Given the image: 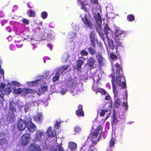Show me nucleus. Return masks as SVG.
<instances>
[{"mask_svg": "<svg viewBox=\"0 0 151 151\" xmlns=\"http://www.w3.org/2000/svg\"><path fill=\"white\" fill-rule=\"evenodd\" d=\"M124 81L125 79L124 80L121 77H116L113 81H112V83L113 82L114 83H115L118 86H121L122 88H124L126 86Z\"/></svg>", "mask_w": 151, "mask_h": 151, "instance_id": "nucleus-1", "label": "nucleus"}, {"mask_svg": "<svg viewBox=\"0 0 151 151\" xmlns=\"http://www.w3.org/2000/svg\"><path fill=\"white\" fill-rule=\"evenodd\" d=\"M14 92L16 94L23 93V94L31 93L33 92V91L31 89L28 88L22 89L21 88H18L14 91Z\"/></svg>", "mask_w": 151, "mask_h": 151, "instance_id": "nucleus-2", "label": "nucleus"}, {"mask_svg": "<svg viewBox=\"0 0 151 151\" xmlns=\"http://www.w3.org/2000/svg\"><path fill=\"white\" fill-rule=\"evenodd\" d=\"M31 137L29 134H26L23 135L21 137V142L23 145H27L29 142Z\"/></svg>", "mask_w": 151, "mask_h": 151, "instance_id": "nucleus-3", "label": "nucleus"}, {"mask_svg": "<svg viewBox=\"0 0 151 151\" xmlns=\"http://www.w3.org/2000/svg\"><path fill=\"white\" fill-rule=\"evenodd\" d=\"M94 17L96 19V26L97 27L101 28L102 24V20L100 14L98 13L94 14Z\"/></svg>", "mask_w": 151, "mask_h": 151, "instance_id": "nucleus-4", "label": "nucleus"}, {"mask_svg": "<svg viewBox=\"0 0 151 151\" xmlns=\"http://www.w3.org/2000/svg\"><path fill=\"white\" fill-rule=\"evenodd\" d=\"M94 17L96 19V26L97 27L101 28L102 24V20L100 14L98 13L94 14Z\"/></svg>", "mask_w": 151, "mask_h": 151, "instance_id": "nucleus-5", "label": "nucleus"}, {"mask_svg": "<svg viewBox=\"0 0 151 151\" xmlns=\"http://www.w3.org/2000/svg\"><path fill=\"white\" fill-rule=\"evenodd\" d=\"M125 32L123 31H122L120 30H117L115 32L116 36L114 37L115 43L118 46H120L121 45L122 43L119 41L118 37L121 36L122 34H124Z\"/></svg>", "mask_w": 151, "mask_h": 151, "instance_id": "nucleus-6", "label": "nucleus"}, {"mask_svg": "<svg viewBox=\"0 0 151 151\" xmlns=\"http://www.w3.org/2000/svg\"><path fill=\"white\" fill-rule=\"evenodd\" d=\"M26 122L22 119H20L17 124V127L19 130H24L26 127Z\"/></svg>", "mask_w": 151, "mask_h": 151, "instance_id": "nucleus-7", "label": "nucleus"}, {"mask_svg": "<svg viewBox=\"0 0 151 151\" xmlns=\"http://www.w3.org/2000/svg\"><path fill=\"white\" fill-rule=\"evenodd\" d=\"M44 137L43 134L40 131H37L35 135V139L36 141H40Z\"/></svg>", "mask_w": 151, "mask_h": 151, "instance_id": "nucleus-8", "label": "nucleus"}, {"mask_svg": "<svg viewBox=\"0 0 151 151\" xmlns=\"http://www.w3.org/2000/svg\"><path fill=\"white\" fill-rule=\"evenodd\" d=\"M27 127L29 131L30 132H33L36 128L35 125L31 122L27 123Z\"/></svg>", "mask_w": 151, "mask_h": 151, "instance_id": "nucleus-9", "label": "nucleus"}, {"mask_svg": "<svg viewBox=\"0 0 151 151\" xmlns=\"http://www.w3.org/2000/svg\"><path fill=\"white\" fill-rule=\"evenodd\" d=\"M96 58L100 65H103L105 64V60L101 54H97Z\"/></svg>", "mask_w": 151, "mask_h": 151, "instance_id": "nucleus-10", "label": "nucleus"}, {"mask_svg": "<svg viewBox=\"0 0 151 151\" xmlns=\"http://www.w3.org/2000/svg\"><path fill=\"white\" fill-rule=\"evenodd\" d=\"M82 20L86 26H88L91 29L93 27V24L90 20L87 19L86 17L82 19Z\"/></svg>", "mask_w": 151, "mask_h": 151, "instance_id": "nucleus-11", "label": "nucleus"}, {"mask_svg": "<svg viewBox=\"0 0 151 151\" xmlns=\"http://www.w3.org/2000/svg\"><path fill=\"white\" fill-rule=\"evenodd\" d=\"M115 66L117 69L116 72V77H121L122 78H123L124 80V77L123 76V75L120 73V71L121 70V68L119 64L117 63L116 64Z\"/></svg>", "mask_w": 151, "mask_h": 151, "instance_id": "nucleus-12", "label": "nucleus"}, {"mask_svg": "<svg viewBox=\"0 0 151 151\" xmlns=\"http://www.w3.org/2000/svg\"><path fill=\"white\" fill-rule=\"evenodd\" d=\"M34 119L35 121L38 123L42 122L43 120V117L42 114L41 113H38L34 116Z\"/></svg>", "mask_w": 151, "mask_h": 151, "instance_id": "nucleus-13", "label": "nucleus"}, {"mask_svg": "<svg viewBox=\"0 0 151 151\" xmlns=\"http://www.w3.org/2000/svg\"><path fill=\"white\" fill-rule=\"evenodd\" d=\"M105 114H106V118H108L110 114V109L108 108V109H106L101 110L100 113V116H103L105 115Z\"/></svg>", "mask_w": 151, "mask_h": 151, "instance_id": "nucleus-14", "label": "nucleus"}, {"mask_svg": "<svg viewBox=\"0 0 151 151\" xmlns=\"http://www.w3.org/2000/svg\"><path fill=\"white\" fill-rule=\"evenodd\" d=\"M68 65H65L59 68L57 71L56 73L60 75V74H62L64 71L68 69Z\"/></svg>", "mask_w": 151, "mask_h": 151, "instance_id": "nucleus-15", "label": "nucleus"}, {"mask_svg": "<svg viewBox=\"0 0 151 151\" xmlns=\"http://www.w3.org/2000/svg\"><path fill=\"white\" fill-rule=\"evenodd\" d=\"M29 149L31 151H40V146L35 144L31 145L29 146Z\"/></svg>", "mask_w": 151, "mask_h": 151, "instance_id": "nucleus-16", "label": "nucleus"}, {"mask_svg": "<svg viewBox=\"0 0 151 151\" xmlns=\"http://www.w3.org/2000/svg\"><path fill=\"white\" fill-rule=\"evenodd\" d=\"M96 33L92 31L90 35V38L92 45L93 47H94L95 45V36Z\"/></svg>", "mask_w": 151, "mask_h": 151, "instance_id": "nucleus-17", "label": "nucleus"}, {"mask_svg": "<svg viewBox=\"0 0 151 151\" xmlns=\"http://www.w3.org/2000/svg\"><path fill=\"white\" fill-rule=\"evenodd\" d=\"M78 109L76 111V114L78 116H84V112L82 111V106L81 105H79L78 106Z\"/></svg>", "mask_w": 151, "mask_h": 151, "instance_id": "nucleus-18", "label": "nucleus"}, {"mask_svg": "<svg viewBox=\"0 0 151 151\" xmlns=\"http://www.w3.org/2000/svg\"><path fill=\"white\" fill-rule=\"evenodd\" d=\"M47 133L48 135L50 137H53L55 135V130H52L51 127H49L47 131Z\"/></svg>", "mask_w": 151, "mask_h": 151, "instance_id": "nucleus-19", "label": "nucleus"}, {"mask_svg": "<svg viewBox=\"0 0 151 151\" xmlns=\"http://www.w3.org/2000/svg\"><path fill=\"white\" fill-rule=\"evenodd\" d=\"M10 109L13 112L16 111V109L15 107L16 106L15 103L14 101H12L10 102Z\"/></svg>", "mask_w": 151, "mask_h": 151, "instance_id": "nucleus-20", "label": "nucleus"}, {"mask_svg": "<svg viewBox=\"0 0 151 151\" xmlns=\"http://www.w3.org/2000/svg\"><path fill=\"white\" fill-rule=\"evenodd\" d=\"M68 147L71 150H75L77 148L76 144L73 142H70Z\"/></svg>", "mask_w": 151, "mask_h": 151, "instance_id": "nucleus-21", "label": "nucleus"}, {"mask_svg": "<svg viewBox=\"0 0 151 151\" xmlns=\"http://www.w3.org/2000/svg\"><path fill=\"white\" fill-rule=\"evenodd\" d=\"M112 87L114 96L116 97L118 95V91L117 89V86L113 82L112 83Z\"/></svg>", "mask_w": 151, "mask_h": 151, "instance_id": "nucleus-22", "label": "nucleus"}, {"mask_svg": "<svg viewBox=\"0 0 151 151\" xmlns=\"http://www.w3.org/2000/svg\"><path fill=\"white\" fill-rule=\"evenodd\" d=\"M95 63V60L94 58L91 57L89 58L88 61V65L90 66H92Z\"/></svg>", "mask_w": 151, "mask_h": 151, "instance_id": "nucleus-23", "label": "nucleus"}, {"mask_svg": "<svg viewBox=\"0 0 151 151\" xmlns=\"http://www.w3.org/2000/svg\"><path fill=\"white\" fill-rule=\"evenodd\" d=\"M94 47H90L88 48V50L89 54L93 55H94L95 53V49Z\"/></svg>", "mask_w": 151, "mask_h": 151, "instance_id": "nucleus-24", "label": "nucleus"}, {"mask_svg": "<svg viewBox=\"0 0 151 151\" xmlns=\"http://www.w3.org/2000/svg\"><path fill=\"white\" fill-rule=\"evenodd\" d=\"M52 151H64L62 147L60 145H57V147H53Z\"/></svg>", "mask_w": 151, "mask_h": 151, "instance_id": "nucleus-25", "label": "nucleus"}, {"mask_svg": "<svg viewBox=\"0 0 151 151\" xmlns=\"http://www.w3.org/2000/svg\"><path fill=\"white\" fill-rule=\"evenodd\" d=\"M107 39L108 40V44L110 48L112 49H113L114 48V46L112 41L111 40L109 39L108 37H107Z\"/></svg>", "mask_w": 151, "mask_h": 151, "instance_id": "nucleus-26", "label": "nucleus"}, {"mask_svg": "<svg viewBox=\"0 0 151 151\" xmlns=\"http://www.w3.org/2000/svg\"><path fill=\"white\" fill-rule=\"evenodd\" d=\"M7 142L5 138H3L0 141V145H2L6 146L7 145Z\"/></svg>", "mask_w": 151, "mask_h": 151, "instance_id": "nucleus-27", "label": "nucleus"}, {"mask_svg": "<svg viewBox=\"0 0 151 151\" xmlns=\"http://www.w3.org/2000/svg\"><path fill=\"white\" fill-rule=\"evenodd\" d=\"M121 103V101L120 99H116L115 106L116 107H118L120 105Z\"/></svg>", "mask_w": 151, "mask_h": 151, "instance_id": "nucleus-28", "label": "nucleus"}, {"mask_svg": "<svg viewBox=\"0 0 151 151\" xmlns=\"http://www.w3.org/2000/svg\"><path fill=\"white\" fill-rule=\"evenodd\" d=\"M29 13V15L32 17H34L35 16V12L31 9H29L28 11Z\"/></svg>", "mask_w": 151, "mask_h": 151, "instance_id": "nucleus-29", "label": "nucleus"}, {"mask_svg": "<svg viewBox=\"0 0 151 151\" xmlns=\"http://www.w3.org/2000/svg\"><path fill=\"white\" fill-rule=\"evenodd\" d=\"M96 92L97 93L98 92H100L102 94H104L106 93V92L102 89L100 88H97L96 89Z\"/></svg>", "mask_w": 151, "mask_h": 151, "instance_id": "nucleus-30", "label": "nucleus"}, {"mask_svg": "<svg viewBox=\"0 0 151 151\" xmlns=\"http://www.w3.org/2000/svg\"><path fill=\"white\" fill-rule=\"evenodd\" d=\"M127 19L129 21H133L134 20V16L132 15H128L127 17Z\"/></svg>", "mask_w": 151, "mask_h": 151, "instance_id": "nucleus-31", "label": "nucleus"}, {"mask_svg": "<svg viewBox=\"0 0 151 151\" xmlns=\"http://www.w3.org/2000/svg\"><path fill=\"white\" fill-rule=\"evenodd\" d=\"M60 75L59 74H58L57 73H56V74L55 76L53 78L52 81L53 82H55L56 81H58L59 79V78Z\"/></svg>", "mask_w": 151, "mask_h": 151, "instance_id": "nucleus-32", "label": "nucleus"}, {"mask_svg": "<svg viewBox=\"0 0 151 151\" xmlns=\"http://www.w3.org/2000/svg\"><path fill=\"white\" fill-rule=\"evenodd\" d=\"M80 54L82 56H85L88 55V53L86 51L83 50L81 52Z\"/></svg>", "mask_w": 151, "mask_h": 151, "instance_id": "nucleus-33", "label": "nucleus"}, {"mask_svg": "<svg viewBox=\"0 0 151 151\" xmlns=\"http://www.w3.org/2000/svg\"><path fill=\"white\" fill-rule=\"evenodd\" d=\"M83 61L81 60H79L78 61L77 64V66L78 69L81 68V65L83 63Z\"/></svg>", "mask_w": 151, "mask_h": 151, "instance_id": "nucleus-34", "label": "nucleus"}, {"mask_svg": "<svg viewBox=\"0 0 151 151\" xmlns=\"http://www.w3.org/2000/svg\"><path fill=\"white\" fill-rule=\"evenodd\" d=\"M30 106V105L29 104H27L25 105L24 109L26 112L28 111Z\"/></svg>", "mask_w": 151, "mask_h": 151, "instance_id": "nucleus-35", "label": "nucleus"}, {"mask_svg": "<svg viewBox=\"0 0 151 151\" xmlns=\"http://www.w3.org/2000/svg\"><path fill=\"white\" fill-rule=\"evenodd\" d=\"M47 14L46 12H43L41 14V17L44 19H45L47 17Z\"/></svg>", "mask_w": 151, "mask_h": 151, "instance_id": "nucleus-36", "label": "nucleus"}, {"mask_svg": "<svg viewBox=\"0 0 151 151\" xmlns=\"http://www.w3.org/2000/svg\"><path fill=\"white\" fill-rule=\"evenodd\" d=\"M60 122L58 121H56L55 124V126L56 128L58 129L59 128Z\"/></svg>", "mask_w": 151, "mask_h": 151, "instance_id": "nucleus-37", "label": "nucleus"}, {"mask_svg": "<svg viewBox=\"0 0 151 151\" xmlns=\"http://www.w3.org/2000/svg\"><path fill=\"white\" fill-rule=\"evenodd\" d=\"M68 53H65L63 55V59H65L64 60L65 61H66L68 60Z\"/></svg>", "mask_w": 151, "mask_h": 151, "instance_id": "nucleus-38", "label": "nucleus"}, {"mask_svg": "<svg viewBox=\"0 0 151 151\" xmlns=\"http://www.w3.org/2000/svg\"><path fill=\"white\" fill-rule=\"evenodd\" d=\"M41 89L44 91H47V86L45 85H43V86H42V87H41Z\"/></svg>", "mask_w": 151, "mask_h": 151, "instance_id": "nucleus-39", "label": "nucleus"}, {"mask_svg": "<svg viewBox=\"0 0 151 151\" xmlns=\"http://www.w3.org/2000/svg\"><path fill=\"white\" fill-rule=\"evenodd\" d=\"M5 87V85L4 84H1L0 85V91H4V89Z\"/></svg>", "mask_w": 151, "mask_h": 151, "instance_id": "nucleus-40", "label": "nucleus"}, {"mask_svg": "<svg viewBox=\"0 0 151 151\" xmlns=\"http://www.w3.org/2000/svg\"><path fill=\"white\" fill-rule=\"evenodd\" d=\"M114 139L113 138H112L110 142V147L114 145Z\"/></svg>", "mask_w": 151, "mask_h": 151, "instance_id": "nucleus-41", "label": "nucleus"}, {"mask_svg": "<svg viewBox=\"0 0 151 151\" xmlns=\"http://www.w3.org/2000/svg\"><path fill=\"white\" fill-rule=\"evenodd\" d=\"M110 56L111 58L113 59H116L117 58L116 56L112 53L111 54Z\"/></svg>", "mask_w": 151, "mask_h": 151, "instance_id": "nucleus-42", "label": "nucleus"}, {"mask_svg": "<svg viewBox=\"0 0 151 151\" xmlns=\"http://www.w3.org/2000/svg\"><path fill=\"white\" fill-rule=\"evenodd\" d=\"M89 151H96V150L95 149L94 147L92 145L90 147Z\"/></svg>", "mask_w": 151, "mask_h": 151, "instance_id": "nucleus-43", "label": "nucleus"}, {"mask_svg": "<svg viewBox=\"0 0 151 151\" xmlns=\"http://www.w3.org/2000/svg\"><path fill=\"white\" fill-rule=\"evenodd\" d=\"M104 95H105V99L106 100H109L110 98V97L109 95H108V93H106H106L104 94Z\"/></svg>", "mask_w": 151, "mask_h": 151, "instance_id": "nucleus-44", "label": "nucleus"}, {"mask_svg": "<svg viewBox=\"0 0 151 151\" xmlns=\"http://www.w3.org/2000/svg\"><path fill=\"white\" fill-rule=\"evenodd\" d=\"M81 130V128L79 127H76L75 128V132H78L80 131Z\"/></svg>", "mask_w": 151, "mask_h": 151, "instance_id": "nucleus-45", "label": "nucleus"}, {"mask_svg": "<svg viewBox=\"0 0 151 151\" xmlns=\"http://www.w3.org/2000/svg\"><path fill=\"white\" fill-rule=\"evenodd\" d=\"M40 80H37L35 81L32 82H31V84H32V85L33 86H35L36 84V83H38V82Z\"/></svg>", "mask_w": 151, "mask_h": 151, "instance_id": "nucleus-46", "label": "nucleus"}, {"mask_svg": "<svg viewBox=\"0 0 151 151\" xmlns=\"http://www.w3.org/2000/svg\"><path fill=\"white\" fill-rule=\"evenodd\" d=\"M98 134V133L97 132H94L92 134V136L95 137V138H96Z\"/></svg>", "mask_w": 151, "mask_h": 151, "instance_id": "nucleus-47", "label": "nucleus"}, {"mask_svg": "<svg viewBox=\"0 0 151 151\" xmlns=\"http://www.w3.org/2000/svg\"><path fill=\"white\" fill-rule=\"evenodd\" d=\"M12 83L15 86H19L20 85L19 83L15 81H13L12 82Z\"/></svg>", "mask_w": 151, "mask_h": 151, "instance_id": "nucleus-48", "label": "nucleus"}, {"mask_svg": "<svg viewBox=\"0 0 151 151\" xmlns=\"http://www.w3.org/2000/svg\"><path fill=\"white\" fill-rule=\"evenodd\" d=\"M99 77L98 76H96L93 79L94 81V82L95 81H96V82H98L99 81Z\"/></svg>", "mask_w": 151, "mask_h": 151, "instance_id": "nucleus-49", "label": "nucleus"}, {"mask_svg": "<svg viewBox=\"0 0 151 151\" xmlns=\"http://www.w3.org/2000/svg\"><path fill=\"white\" fill-rule=\"evenodd\" d=\"M5 91H7V92L6 93V94H9L10 93V92L11 90H10V88H6V89L5 90Z\"/></svg>", "mask_w": 151, "mask_h": 151, "instance_id": "nucleus-50", "label": "nucleus"}, {"mask_svg": "<svg viewBox=\"0 0 151 151\" xmlns=\"http://www.w3.org/2000/svg\"><path fill=\"white\" fill-rule=\"evenodd\" d=\"M1 66L0 65V73L2 75H3L4 73V70L1 68Z\"/></svg>", "mask_w": 151, "mask_h": 151, "instance_id": "nucleus-51", "label": "nucleus"}, {"mask_svg": "<svg viewBox=\"0 0 151 151\" xmlns=\"http://www.w3.org/2000/svg\"><path fill=\"white\" fill-rule=\"evenodd\" d=\"M23 22L26 24H28L29 22L28 20L26 19H24Z\"/></svg>", "mask_w": 151, "mask_h": 151, "instance_id": "nucleus-52", "label": "nucleus"}, {"mask_svg": "<svg viewBox=\"0 0 151 151\" xmlns=\"http://www.w3.org/2000/svg\"><path fill=\"white\" fill-rule=\"evenodd\" d=\"M49 72H50L49 71H46L45 72V77H46L48 75L49 73Z\"/></svg>", "mask_w": 151, "mask_h": 151, "instance_id": "nucleus-53", "label": "nucleus"}, {"mask_svg": "<svg viewBox=\"0 0 151 151\" xmlns=\"http://www.w3.org/2000/svg\"><path fill=\"white\" fill-rule=\"evenodd\" d=\"M92 1L95 4H96L98 2V0H92Z\"/></svg>", "mask_w": 151, "mask_h": 151, "instance_id": "nucleus-54", "label": "nucleus"}, {"mask_svg": "<svg viewBox=\"0 0 151 151\" xmlns=\"http://www.w3.org/2000/svg\"><path fill=\"white\" fill-rule=\"evenodd\" d=\"M109 27L108 26L105 27V28L104 30H109Z\"/></svg>", "mask_w": 151, "mask_h": 151, "instance_id": "nucleus-55", "label": "nucleus"}, {"mask_svg": "<svg viewBox=\"0 0 151 151\" xmlns=\"http://www.w3.org/2000/svg\"><path fill=\"white\" fill-rule=\"evenodd\" d=\"M47 46L49 47L50 48V50H52V45L50 44H48L47 45Z\"/></svg>", "mask_w": 151, "mask_h": 151, "instance_id": "nucleus-56", "label": "nucleus"}, {"mask_svg": "<svg viewBox=\"0 0 151 151\" xmlns=\"http://www.w3.org/2000/svg\"><path fill=\"white\" fill-rule=\"evenodd\" d=\"M108 30H104L105 33L106 35L108 33H109Z\"/></svg>", "mask_w": 151, "mask_h": 151, "instance_id": "nucleus-57", "label": "nucleus"}, {"mask_svg": "<svg viewBox=\"0 0 151 151\" xmlns=\"http://www.w3.org/2000/svg\"><path fill=\"white\" fill-rule=\"evenodd\" d=\"M96 138H95V137H93V136H92V139H91L92 142H93V141H94L93 139H95Z\"/></svg>", "mask_w": 151, "mask_h": 151, "instance_id": "nucleus-58", "label": "nucleus"}, {"mask_svg": "<svg viewBox=\"0 0 151 151\" xmlns=\"http://www.w3.org/2000/svg\"><path fill=\"white\" fill-rule=\"evenodd\" d=\"M3 96H4V95L3 94H1L0 95V97H1L2 98V97H3Z\"/></svg>", "mask_w": 151, "mask_h": 151, "instance_id": "nucleus-59", "label": "nucleus"}, {"mask_svg": "<svg viewBox=\"0 0 151 151\" xmlns=\"http://www.w3.org/2000/svg\"><path fill=\"white\" fill-rule=\"evenodd\" d=\"M79 29V28L78 27L76 29V31H78V30Z\"/></svg>", "mask_w": 151, "mask_h": 151, "instance_id": "nucleus-60", "label": "nucleus"}, {"mask_svg": "<svg viewBox=\"0 0 151 151\" xmlns=\"http://www.w3.org/2000/svg\"><path fill=\"white\" fill-rule=\"evenodd\" d=\"M113 65H114V64L113 63H112V66L113 67Z\"/></svg>", "mask_w": 151, "mask_h": 151, "instance_id": "nucleus-61", "label": "nucleus"}, {"mask_svg": "<svg viewBox=\"0 0 151 151\" xmlns=\"http://www.w3.org/2000/svg\"><path fill=\"white\" fill-rule=\"evenodd\" d=\"M93 90L94 91H95V89L94 88H93Z\"/></svg>", "mask_w": 151, "mask_h": 151, "instance_id": "nucleus-62", "label": "nucleus"}, {"mask_svg": "<svg viewBox=\"0 0 151 151\" xmlns=\"http://www.w3.org/2000/svg\"><path fill=\"white\" fill-rule=\"evenodd\" d=\"M94 143H95V145H96V143L95 142H94Z\"/></svg>", "mask_w": 151, "mask_h": 151, "instance_id": "nucleus-63", "label": "nucleus"}, {"mask_svg": "<svg viewBox=\"0 0 151 151\" xmlns=\"http://www.w3.org/2000/svg\"><path fill=\"white\" fill-rule=\"evenodd\" d=\"M113 76H112V79L113 80Z\"/></svg>", "mask_w": 151, "mask_h": 151, "instance_id": "nucleus-64", "label": "nucleus"}]
</instances>
